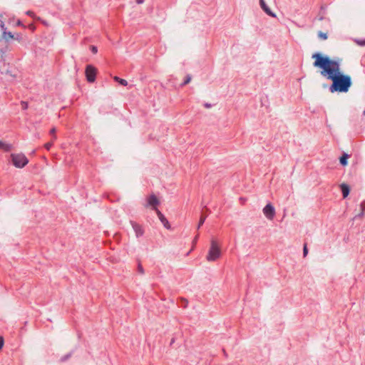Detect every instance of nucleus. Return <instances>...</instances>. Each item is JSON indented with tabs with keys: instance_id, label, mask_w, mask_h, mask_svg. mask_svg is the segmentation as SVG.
Returning <instances> with one entry per match:
<instances>
[{
	"instance_id": "5",
	"label": "nucleus",
	"mask_w": 365,
	"mask_h": 365,
	"mask_svg": "<svg viewBox=\"0 0 365 365\" xmlns=\"http://www.w3.org/2000/svg\"><path fill=\"white\" fill-rule=\"evenodd\" d=\"M86 76L88 82H94L96 80V69L93 66H87L86 68Z\"/></svg>"
},
{
	"instance_id": "11",
	"label": "nucleus",
	"mask_w": 365,
	"mask_h": 365,
	"mask_svg": "<svg viewBox=\"0 0 365 365\" xmlns=\"http://www.w3.org/2000/svg\"><path fill=\"white\" fill-rule=\"evenodd\" d=\"M0 148L4 151H9L11 150L12 145L0 140Z\"/></svg>"
},
{
	"instance_id": "10",
	"label": "nucleus",
	"mask_w": 365,
	"mask_h": 365,
	"mask_svg": "<svg viewBox=\"0 0 365 365\" xmlns=\"http://www.w3.org/2000/svg\"><path fill=\"white\" fill-rule=\"evenodd\" d=\"M340 187H341L344 198H346L349 195V192H350L349 185L345 183H343L340 185Z\"/></svg>"
},
{
	"instance_id": "25",
	"label": "nucleus",
	"mask_w": 365,
	"mask_h": 365,
	"mask_svg": "<svg viewBox=\"0 0 365 365\" xmlns=\"http://www.w3.org/2000/svg\"><path fill=\"white\" fill-rule=\"evenodd\" d=\"M138 272H139L140 274H144V269H143V267H142V265H141V264H138Z\"/></svg>"
},
{
	"instance_id": "16",
	"label": "nucleus",
	"mask_w": 365,
	"mask_h": 365,
	"mask_svg": "<svg viewBox=\"0 0 365 365\" xmlns=\"http://www.w3.org/2000/svg\"><path fill=\"white\" fill-rule=\"evenodd\" d=\"M113 79H114L115 81L118 82V83H119L120 85H122V86H127V85H128V82H127V81H126V80H125V79L120 78H119V77H118V76H115V77L113 78Z\"/></svg>"
},
{
	"instance_id": "19",
	"label": "nucleus",
	"mask_w": 365,
	"mask_h": 365,
	"mask_svg": "<svg viewBox=\"0 0 365 365\" xmlns=\"http://www.w3.org/2000/svg\"><path fill=\"white\" fill-rule=\"evenodd\" d=\"M307 254H308L307 245V244H304V247H303V257H306Z\"/></svg>"
},
{
	"instance_id": "12",
	"label": "nucleus",
	"mask_w": 365,
	"mask_h": 365,
	"mask_svg": "<svg viewBox=\"0 0 365 365\" xmlns=\"http://www.w3.org/2000/svg\"><path fill=\"white\" fill-rule=\"evenodd\" d=\"M360 207L361 210L359 213L356 215V217L362 218L364 215L365 214V200L361 203Z\"/></svg>"
},
{
	"instance_id": "8",
	"label": "nucleus",
	"mask_w": 365,
	"mask_h": 365,
	"mask_svg": "<svg viewBox=\"0 0 365 365\" xmlns=\"http://www.w3.org/2000/svg\"><path fill=\"white\" fill-rule=\"evenodd\" d=\"M259 4L264 11L270 16L275 17L276 15L272 12L269 8L266 5L264 0H259Z\"/></svg>"
},
{
	"instance_id": "29",
	"label": "nucleus",
	"mask_w": 365,
	"mask_h": 365,
	"mask_svg": "<svg viewBox=\"0 0 365 365\" xmlns=\"http://www.w3.org/2000/svg\"><path fill=\"white\" fill-rule=\"evenodd\" d=\"M26 14H27L28 15H29V16H31V15L33 14V12L29 11H27V13H26Z\"/></svg>"
},
{
	"instance_id": "13",
	"label": "nucleus",
	"mask_w": 365,
	"mask_h": 365,
	"mask_svg": "<svg viewBox=\"0 0 365 365\" xmlns=\"http://www.w3.org/2000/svg\"><path fill=\"white\" fill-rule=\"evenodd\" d=\"M2 38L8 41L9 40L14 38V35L11 32L4 31L2 33Z\"/></svg>"
},
{
	"instance_id": "32",
	"label": "nucleus",
	"mask_w": 365,
	"mask_h": 365,
	"mask_svg": "<svg viewBox=\"0 0 365 365\" xmlns=\"http://www.w3.org/2000/svg\"><path fill=\"white\" fill-rule=\"evenodd\" d=\"M17 24H18V25H20V24H21L20 21H18V22H17Z\"/></svg>"
},
{
	"instance_id": "28",
	"label": "nucleus",
	"mask_w": 365,
	"mask_h": 365,
	"mask_svg": "<svg viewBox=\"0 0 365 365\" xmlns=\"http://www.w3.org/2000/svg\"><path fill=\"white\" fill-rule=\"evenodd\" d=\"M145 0H135L136 3L138 4H141L144 2Z\"/></svg>"
},
{
	"instance_id": "14",
	"label": "nucleus",
	"mask_w": 365,
	"mask_h": 365,
	"mask_svg": "<svg viewBox=\"0 0 365 365\" xmlns=\"http://www.w3.org/2000/svg\"><path fill=\"white\" fill-rule=\"evenodd\" d=\"M318 38L321 40L325 41L328 38V33L323 32L322 31H318L317 33Z\"/></svg>"
},
{
	"instance_id": "30",
	"label": "nucleus",
	"mask_w": 365,
	"mask_h": 365,
	"mask_svg": "<svg viewBox=\"0 0 365 365\" xmlns=\"http://www.w3.org/2000/svg\"><path fill=\"white\" fill-rule=\"evenodd\" d=\"M205 107H207V108H210V105H209V104H205Z\"/></svg>"
},
{
	"instance_id": "24",
	"label": "nucleus",
	"mask_w": 365,
	"mask_h": 365,
	"mask_svg": "<svg viewBox=\"0 0 365 365\" xmlns=\"http://www.w3.org/2000/svg\"><path fill=\"white\" fill-rule=\"evenodd\" d=\"M4 344V340L3 336H0V350L2 349Z\"/></svg>"
},
{
	"instance_id": "6",
	"label": "nucleus",
	"mask_w": 365,
	"mask_h": 365,
	"mask_svg": "<svg viewBox=\"0 0 365 365\" xmlns=\"http://www.w3.org/2000/svg\"><path fill=\"white\" fill-rule=\"evenodd\" d=\"M159 203L160 202L155 195H151L148 197V205L151 206L155 211L158 210L157 206L159 205Z\"/></svg>"
},
{
	"instance_id": "4",
	"label": "nucleus",
	"mask_w": 365,
	"mask_h": 365,
	"mask_svg": "<svg viewBox=\"0 0 365 365\" xmlns=\"http://www.w3.org/2000/svg\"><path fill=\"white\" fill-rule=\"evenodd\" d=\"M263 214L269 220H272L275 215V209L271 203H268L262 210Z\"/></svg>"
},
{
	"instance_id": "26",
	"label": "nucleus",
	"mask_w": 365,
	"mask_h": 365,
	"mask_svg": "<svg viewBox=\"0 0 365 365\" xmlns=\"http://www.w3.org/2000/svg\"><path fill=\"white\" fill-rule=\"evenodd\" d=\"M0 26H1V28L3 31H6L5 24H4V23L3 21L1 22Z\"/></svg>"
},
{
	"instance_id": "1",
	"label": "nucleus",
	"mask_w": 365,
	"mask_h": 365,
	"mask_svg": "<svg viewBox=\"0 0 365 365\" xmlns=\"http://www.w3.org/2000/svg\"><path fill=\"white\" fill-rule=\"evenodd\" d=\"M312 58L314 59V67L320 68V74L332 81L329 88L331 93L349 91L352 85V81L349 75L342 73L341 59H333L319 53H313Z\"/></svg>"
},
{
	"instance_id": "17",
	"label": "nucleus",
	"mask_w": 365,
	"mask_h": 365,
	"mask_svg": "<svg viewBox=\"0 0 365 365\" xmlns=\"http://www.w3.org/2000/svg\"><path fill=\"white\" fill-rule=\"evenodd\" d=\"M205 219H206V215H202L200 217L198 225H197V229H199L202 225Z\"/></svg>"
},
{
	"instance_id": "27",
	"label": "nucleus",
	"mask_w": 365,
	"mask_h": 365,
	"mask_svg": "<svg viewBox=\"0 0 365 365\" xmlns=\"http://www.w3.org/2000/svg\"><path fill=\"white\" fill-rule=\"evenodd\" d=\"M21 105H22V107H23L24 109H26L27 108V103L26 102H22Z\"/></svg>"
},
{
	"instance_id": "2",
	"label": "nucleus",
	"mask_w": 365,
	"mask_h": 365,
	"mask_svg": "<svg viewBox=\"0 0 365 365\" xmlns=\"http://www.w3.org/2000/svg\"><path fill=\"white\" fill-rule=\"evenodd\" d=\"M221 251L217 241L212 239L210 242V247L206 259L208 262H214L220 257Z\"/></svg>"
},
{
	"instance_id": "21",
	"label": "nucleus",
	"mask_w": 365,
	"mask_h": 365,
	"mask_svg": "<svg viewBox=\"0 0 365 365\" xmlns=\"http://www.w3.org/2000/svg\"><path fill=\"white\" fill-rule=\"evenodd\" d=\"M50 133L53 135V140H56V136L55 135V133H56V128H53L50 130Z\"/></svg>"
},
{
	"instance_id": "18",
	"label": "nucleus",
	"mask_w": 365,
	"mask_h": 365,
	"mask_svg": "<svg viewBox=\"0 0 365 365\" xmlns=\"http://www.w3.org/2000/svg\"><path fill=\"white\" fill-rule=\"evenodd\" d=\"M355 42L359 46H365V38L364 39H356Z\"/></svg>"
},
{
	"instance_id": "31",
	"label": "nucleus",
	"mask_w": 365,
	"mask_h": 365,
	"mask_svg": "<svg viewBox=\"0 0 365 365\" xmlns=\"http://www.w3.org/2000/svg\"><path fill=\"white\" fill-rule=\"evenodd\" d=\"M319 20H320V21L323 20V17H320V18L319 19Z\"/></svg>"
},
{
	"instance_id": "3",
	"label": "nucleus",
	"mask_w": 365,
	"mask_h": 365,
	"mask_svg": "<svg viewBox=\"0 0 365 365\" xmlns=\"http://www.w3.org/2000/svg\"><path fill=\"white\" fill-rule=\"evenodd\" d=\"M11 158L14 165L16 168H24L29 163V160L23 153L11 154Z\"/></svg>"
},
{
	"instance_id": "22",
	"label": "nucleus",
	"mask_w": 365,
	"mask_h": 365,
	"mask_svg": "<svg viewBox=\"0 0 365 365\" xmlns=\"http://www.w3.org/2000/svg\"><path fill=\"white\" fill-rule=\"evenodd\" d=\"M91 51H92L94 54H96V53L98 52L97 47H96V46H91Z\"/></svg>"
},
{
	"instance_id": "9",
	"label": "nucleus",
	"mask_w": 365,
	"mask_h": 365,
	"mask_svg": "<svg viewBox=\"0 0 365 365\" xmlns=\"http://www.w3.org/2000/svg\"><path fill=\"white\" fill-rule=\"evenodd\" d=\"M155 212H156V214H157L159 220L163 223L164 226L165 227L168 228L169 223H168V221L165 217V216L162 214V212L159 210H157Z\"/></svg>"
},
{
	"instance_id": "7",
	"label": "nucleus",
	"mask_w": 365,
	"mask_h": 365,
	"mask_svg": "<svg viewBox=\"0 0 365 365\" xmlns=\"http://www.w3.org/2000/svg\"><path fill=\"white\" fill-rule=\"evenodd\" d=\"M132 226H133V228L135 230V235L138 237H140L143 235L144 230L140 225H138L135 222H132Z\"/></svg>"
},
{
	"instance_id": "23",
	"label": "nucleus",
	"mask_w": 365,
	"mask_h": 365,
	"mask_svg": "<svg viewBox=\"0 0 365 365\" xmlns=\"http://www.w3.org/2000/svg\"><path fill=\"white\" fill-rule=\"evenodd\" d=\"M52 145H53V143L49 142V143H46L44 146L47 150H49L51 148Z\"/></svg>"
},
{
	"instance_id": "15",
	"label": "nucleus",
	"mask_w": 365,
	"mask_h": 365,
	"mask_svg": "<svg viewBox=\"0 0 365 365\" xmlns=\"http://www.w3.org/2000/svg\"><path fill=\"white\" fill-rule=\"evenodd\" d=\"M349 155L347 154H344L339 159L340 163L346 166L347 165V160H348Z\"/></svg>"
},
{
	"instance_id": "20",
	"label": "nucleus",
	"mask_w": 365,
	"mask_h": 365,
	"mask_svg": "<svg viewBox=\"0 0 365 365\" xmlns=\"http://www.w3.org/2000/svg\"><path fill=\"white\" fill-rule=\"evenodd\" d=\"M190 81H191V76L190 75H187L186 76V78L182 85H186V84L189 83L190 82Z\"/></svg>"
}]
</instances>
